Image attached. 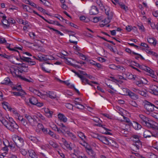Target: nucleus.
<instances>
[{
  "instance_id": "1",
  "label": "nucleus",
  "mask_w": 158,
  "mask_h": 158,
  "mask_svg": "<svg viewBox=\"0 0 158 158\" xmlns=\"http://www.w3.org/2000/svg\"><path fill=\"white\" fill-rule=\"evenodd\" d=\"M0 121L6 128L12 131H14L19 128L18 125L15 122L8 121L2 116L0 117Z\"/></svg>"
},
{
  "instance_id": "2",
  "label": "nucleus",
  "mask_w": 158,
  "mask_h": 158,
  "mask_svg": "<svg viewBox=\"0 0 158 158\" xmlns=\"http://www.w3.org/2000/svg\"><path fill=\"white\" fill-rule=\"evenodd\" d=\"M140 123L144 126L149 128H154V125L151 122V119L142 114L139 115Z\"/></svg>"
},
{
  "instance_id": "3",
  "label": "nucleus",
  "mask_w": 158,
  "mask_h": 158,
  "mask_svg": "<svg viewBox=\"0 0 158 158\" xmlns=\"http://www.w3.org/2000/svg\"><path fill=\"white\" fill-rule=\"evenodd\" d=\"M75 74L81 79L82 83L84 84L85 85L87 84L91 86L93 85L89 82V80L84 76H86V75H88L85 72L80 71H79V73L76 72Z\"/></svg>"
},
{
  "instance_id": "4",
  "label": "nucleus",
  "mask_w": 158,
  "mask_h": 158,
  "mask_svg": "<svg viewBox=\"0 0 158 158\" xmlns=\"http://www.w3.org/2000/svg\"><path fill=\"white\" fill-rule=\"evenodd\" d=\"M98 139L106 145L115 146L116 144V142L113 139L101 135Z\"/></svg>"
},
{
  "instance_id": "5",
  "label": "nucleus",
  "mask_w": 158,
  "mask_h": 158,
  "mask_svg": "<svg viewBox=\"0 0 158 158\" xmlns=\"http://www.w3.org/2000/svg\"><path fill=\"white\" fill-rule=\"evenodd\" d=\"M13 139L17 147L20 148L23 145L24 140L21 137L17 135H14L13 137Z\"/></svg>"
},
{
  "instance_id": "6",
  "label": "nucleus",
  "mask_w": 158,
  "mask_h": 158,
  "mask_svg": "<svg viewBox=\"0 0 158 158\" xmlns=\"http://www.w3.org/2000/svg\"><path fill=\"white\" fill-rule=\"evenodd\" d=\"M144 107L147 111L148 112L153 111L154 110V108L155 107L158 109L153 104L148 102H147L145 103Z\"/></svg>"
},
{
  "instance_id": "7",
  "label": "nucleus",
  "mask_w": 158,
  "mask_h": 158,
  "mask_svg": "<svg viewBox=\"0 0 158 158\" xmlns=\"http://www.w3.org/2000/svg\"><path fill=\"white\" fill-rule=\"evenodd\" d=\"M20 59L22 60L27 62L29 65H34L36 64V62L35 61L31 60V59L29 57L22 56L20 57Z\"/></svg>"
},
{
  "instance_id": "8",
  "label": "nucleus",
  "mask_w": 158,
  "mask_h": 158,
  "mask_svg": "<svg viewBox=\"0 0 158 158\" xmlns=\"http://www.w3.org/2000/svg\"><path fill=\"white\" fill-rule=\"evenodd\" d=\"M103 9H104L105 13L107 15L108 17L110 19H112L113 15V13L112 12L110 11V8L107 6L105 7L102 6V9L103 10Z\"/></svg>"
},
{
  "instance_id": "9",
  "label": "nucleus",
  "mask_w": 158,
  "mask_h": 158,
  "mask_svg": "<svg viewBox=\"0 0 158 158\" xmlns=\"http://www.w3.org/2000/svg\"><path fill=\"white\" fill-rule=\"evenodd\" d=\"M16 64L18 65V68L19 69L20 71L24 72H27L28 70V67L26 64L24 63L20 64L16 63Z\"/></svg>"
},
{
  "instance_id": "10",
  "label": "nucleus",
  "mask_w": 158,
  "mask_h": 158,
  "mask_svg": "<svg viewBox=\"0 0 158 158\" xmlns=\"http://www.w3.org/2000/svg\"><path fill=\"white\" fill-rule=\"evenodd\" d=\"M150 92L156 95H158V87L155 85H152L150 86Z\"/></svg>"
},
{
  "instance_id": "11",
  "label": "nucleus",
  "mask_w": 158,
  "mask_h": 158,
  "mask_svg": "<svg viewBox=\"0 0 158 158\" xmlns=\"http://www.w3.org/2000/svg\"><path fill=\"white\" fill-rule=\"evenodd\" d=\"M10 72L13 75H15V76H17L20 78L22 77L19 75L20 73H21V71L19 69H15L12 68Z\"/></svg>"
},
{
  "instance_id": "12",
  "label": "nucleus",
  "mask_w": 158,
  "mask_h": 158,
  "mask_svg": "<svg viewBox=\"0 0 158 158\" xmlns=\"http://www.w3.org/2000/svg\"><path fill=\"white\" fill-rule=\"evenodd\" d=\"M98 10L96 6H93L91 7V9L89 11L90 15H94L97 14L98 13Z\"/></svg>"
},
{
  "instance_id": "13",
  "label": "nucleus",
  "mask_w": 158,
  "mask_h": 158,
  "mask_svg": "<svg viewBox=\"0 0 158 158\" xmlns=\"http://www.w3.org/2000/svg\"><path fill=\"white\" fill-rule=\"evenodd\" d=\"M25 117L29 123L31 125H32L33 122L35 121V119L29 114H24Z\"/></svg>"
},
{
  "instance_id": "14",
  "label": "nucleus",
  "mask_w": 158,
  "mask_h": 158,
  "mask_svg": "<svg viewBox=\"0 0 158 158\" xmlns=\"http://www.w3.org/2000/svg\"><path fill=\"white\" fill-rule=\"evenodd\" d=\"M151 131L148 130H145L143 132V137L145 138L150 137L151 136H153L154 135Z\"/></svg>"
},
{
  "instance_id": "15",
  "label": "nucleus",
  "mask_w": 158,
  "mask_h": 158,
  "mask_svg": "<svg viewBox=\"0 0 158 158\" xmlns=\"http://www.w3.org/2000/svg\"><path fill=\"white\" fill-rule=\"evenodd\" d=\"M128 95L133 99L136 100L138 98V96L129 90L127 91Z\"/></svg>"
},
{
  "instance_id": "16",
  "label": "nucleus",
  "mask_w": 158,
  "mask_h": 158,
  "mask_svg": "<svg viewBox=\"0 0 158 158\" xmlns=\"http://www.w3.org/2000/svg\"><path fill=\"white\" fill-rule=\"evenodd\" d=\"M128 95L133 99L136 100L138 98V96L129 90L127 91Z\"/></svg>"
},
{
  "instance_id": "17",
  "label": "nucleus",
  "mask_w": 158,
  "mask_h": 158,
  "mask_svg": "<svg viewBox=\"0 0 158 158\" xmlns=\"http://www.w3.org/2000/svg\"><path fill=\"white\" fill-rule=\"evenodd\" d=\"M67 133H68L67 134L69 136L71 140L74 142H77V139L75 135L70 132V131L67 132Z\"/></svg>"
},
{
  "instance_id": "18",
  "label": "nucleus",
  "mask_w": 158,
  "mask_h": 158,
  "mask_svg": "<svg viewBox=\"0 0 158 158\" xmlns=\"http://www.w3.org/2000/svg\"><path fill=\"white\" fill-rule=\"evenodd\" d=\"M109 67L110 68L113 69H117L118 70H122L124 69L123 67L120 66H116L114 64H110L109 65Z\"/></svg>"
},
{
  "instance_id": "19",
  "label": "nucleus",
  "mask_w": 158,
  "mask_h": 158,
  "mask_svg": "<svg viewBox=\"0 0 158 158\" xmlns=\"http://www.w3.org/2000/svg\"><path fill=\"white\" fill-rule=\"evenodd\" d=\"M6 17L5 16H3L2 19V22L3 24L4 27H9V23L8 20L6 19Z\"/></svg>"
},
{
  "instance_id": "20",
  "label": "nucleus",
  "mask_w": 158,
  "mask_h": 158,
  "mask_svg": "<svg viewBox=\"0 0 158 158\" xmlns=\"http://www.w3.org/2000/svg\"><path fill=\"white\" fill-rule=\"evenodd\" d=\"M44 111L45 113V115L48 118H50L52 117L53 112L50 110L48 108H44Z\"/></svg>"
},
{
  "instance_id": "21",
  "label": "nucleus",
  "mask_w": 158,
  "mask_h": 158,
  "mask_svg": "<svg viewBox=\"0 0 158 158\" xmlns=\"http://www.w3.org/2000/svg\"><path fill=\"white\" fill-rule=\"evenodd\" d=\"M58 117L59 118L61 121H63L64 123H66L67 121V119L65 116L63 114L59 113L58 115Z\"/></svg>"
},
{
  "instance_id": "22",
  "label": "nucleus",
  "mask_w": 158,
  "mask_h": 158,
  "mask_svg": "<svg viewBox=\"0 0 158 158\" xmlns=\"http://www.w3.org/2000/svg\"><path fill=\"white\" fill-rule=\"evenodd\" d=\"M29 101L31 104L35 105L37 100L35 97H31L29 98Z\"/></svg>"
},
{
  "instance_id": "23",
  "label": "nucleus",
  "mask_w": 158,
  "mask_h": 158,
  "mask_svg": "<svg viewBox=\"0 0 158 158\" xmlns=\"http://www.w3.org/2000/svg\"><path fill=\"white\" fill-rule=\"evenodd\" d=\"M29 156L31 158H37V156L34 151L30 150L28 151Z\"/></svg>"
},
{
  "instance_id": "24",
  "label": "nucleus",
  "mask_w": 158,
  "mask_h": 158,
  "mask_svg": "<svg viewBox=\"0 0 158 158\" xmlns=\"http://www.w3.org/2000/svg\"><path fill=\"white\" fill-rule=\"evenodd\" d=\"M38 126L40 127V129H42V131L45 134H48V132H49L50 130L46 128H44L43 127V125L40 123H38Z\"/></svg>"
},
{
  "instance_id": "25",
  "label": "nucleus",
  "mask_w": 158,
  "mask_h": 158,
  "mask_svg": "<svg viewBox=\"0 0 158 158\" xmlns=\"http://www.w3.org/2000/svg\"><path fill=\"white\" fill-rule=\"evenodd\" d=\"M133 127L136 130H139L142 127L141 125L136 122H134Z\"/></svg>"
},
{
  "instance_id": "26",
  "label": "nucleus",
  "mask_w": 158,
  "mask_h": 158,
  "mask_svg": "<svg viewBox=\"0 0 158 158\" xmlns=\"http://www.w3.org/2000/svg\"><path fill=\"white\" fill-rule=\"evenodd\" d=\"M48 96L52 99H54L56 98V94L53 92L49 91L48 93L47 94Z\"/></svg>"
},
{
  "instance_id": "27",
  "label": "nucleus",
  "mask_w": 158,
  "mask_h": 158,
  "mask_svg": "<svg viewBox=\"0 0 158 158\" xmlns=\"http://www.w3.org/2000/svg\"><path fill=\"white\" fill-rule=\"evenodd\" d=\"M86 152L90 156L95 155L96 154L95 152H94L91 148H86Z\"/></svg>"
},
{
  "instance_id": "28",
  "label": "nucleus",
  "mask_w": 158,
  "mask_h": 158,
  "mask_svg": "<svg viewBox=\"0 0 158 158\" xmlns=\"http://www.w3.org/2000/svg\"><path fill=\"white\" fill-rule=\"evenodd\" d=\"M13 94L15 96H22L26 94V93L23 90H21V92H13Z\"/></svg>"
},
{
  "instance_id": "29",
  "label": "nucleus",
  "mask_w": 158,
  "mask_h": 158,
  "mask_svg": "<svg viewBox=\"0 0 158 158\" xmlns=\"http://www.w3.org/2000/svg\"><path fill=\"white\" fill-rule=\"evenodd\" d=\"M147 40L149 43L152 44L154 45H156L157 43L156 40L154 38H149Z\"/></svg>"
},
{
  "instance_id": "30",
  "label": "nucleus",
  "mask_w": 158,
  "mask_h": 158,
  "mask_svg": "<svg viewBox=\"0 0 158 158\" xmlns=\"http://www.w3.org/2000/svg\"><path fill=\"white\" fill-rule=\"evenodd\" d=\"M28 138L31 141H32L33 142L37 143L40 141L39 139L36 137L32 136H29Z\"/></svg>"
},
{
  "instance_id": "31",
  "label": "nucleus",
  "mask_w": 158,
  "mask_h": 158,
  "mask_svg": "<svg viewBox=\"0 0 158 158\" xmlns=\"http://www.w3.org/2000/svg\"><path fill=\"white\" fill-rule=\"evenodd\" d=\"M131 139L134 142L140 141L139 139V136L136 135H133L131 138Z\"/></svg>"
},
{
  "instance_id": "32",
  "label": "nucleus",
  "mask_w": 158,
  "mask_h": 158,
  "mask_svg": "<svg viewBox=\"0 0 158 158\" xmlns=\"http://www.w3.org/2000/svg\"><path fill=\"white\" fill-rule=\"evenodd\" d=\"M134 145L136 147L137 149H139V148L141 146L142 143L140 141H136L135 142Z\"/></svg>"
},
{
  "instance_id": "33",
  "label": "nucleus",
  "mask_w": 158,
  "mask_h": 158,
  "mask_svg": "<svg viewBox=\"0 0 158 158\" xmlns=\"http://www.w3.org/2000/svg\"><path fill=\"white\" fill-rule=\"evenodd\" d=\"M78 136L82 140H84L85 139H86V136L84 135L83 133L81 132H78Z\"/></svg>"
},
{
  "instance_id": "34",
  "label": "nucleus",
  "mask_w": 158,
  "mask_h": 158,
  "mask_svg": "<svg viewBox=\"0 0 158 158\" xmlns=\"http://www.w3.org/2000/svg\"><path fill=\"white\" fill-rule=\"evenodd\" d=\"M49 143L53 147L55 148H58L59 147L58 145L56 143L53 142L52 141H50L49 142Z\"/></svg>"
},
{
  "instance_id": "35",
  "label": "nucleus",
  "mask_w": 158,
  "mask_h": 158,
  "mask_svg": "<svg viewBox=\"0 0 158 158\" xmlns=\"http://www.w3.org/2000/svg\"><path fill=\"white\" fill-rule=\"evenodd\" d=\"M112 19H110L108 17L107 19H106L102 21V22H103L104 24H102V25L104 26L105 25L107 24L110 22V20Z\"/></svg>"
},
{
  "instance_id": "36",
  "label": "nucleus",
  "mask_w": 158,
  "mask_h": 158,
  "mask_svg": "<svg viewBox=\"0 0 158 158\" xmlns=\"http://www.w3.org/2000/svg\"><path fill=\"white\" fill-rule=\"evenodd\" d=\"M3 107L4 109H8L9 110H10L11 109L8 105V103L6 102H4L3 103Z\"/></svg>"
},
{
  "instance_id": "37",
  "label": "nucleus",
  "mask_w": 158,
  "mask_h": 158,
  "mask_svg": "<svg viewBox=\"0 0 158 158\" xmlns=\"http://www.w3.org/2000/svg\"><path fill=\"white\" fill-rule=\"evenodd\" d=\"M64 144L67 149L69 150H72V148L70 146V144H69L68 142L65 143Z\"/></svg>"
},
{
  "instance_id": "38",
  "label": "nucleus",
  "mask_w": 158,
  "mask_h": 158,
  "mask_svg": "<svg viewBox=\"0 0 158 158\" xmlns=\"http://www.w3.org/2000/svg\"><path fill=\"white\" fill-rule=\"evenodd\" d=\"M138 93L141 95L145 97H146L148 96L147 93L144 91L139 90L138 91Z\"/></svg>"
},
{
  "instance_id": "39",
  "label": "nucleus",
  "mask_w": 158,
  "mask_h": 158,
  "mask_svg": "<svg viewBox=\"0 0 158 158\" xmlns=\"http://www.w3.org/2000/svg\"><path fill=\"white\" fill-rule=\"evenodd\" d=\"M91 135L92 137L94 138H96L98 139V138L100 135H99L98 134L95 133L94 132L92 133L91 134Z\"/></svg>"
},
{
  "instance_id": "40",
  "label": "nucleus",
  "mask_w": 158,
  "mask_h": 158,
  "mask_svg": "<svg viewBox=\"0 0 158 158\" xmlns=\"http://www.w3.org/2000/svg\"><path fill=\"white\" fill-rule=\"evenodd\" d=\"M20 20L21 22H22V24L25 25V26H27L29 27V23L28 21H25V22H24V21L23 20Z\"/></svg>"
},
{
  "instance_id": "41",
  "label": "nucleus",
  "mask_w": 158,
  "mask_h": 158,
  "mask_svg": "<svg viewBox=\"0 0 158 158\" xmlns=\"http://www.w3.org/2000/svg\"><path fill=\"white\" fill-rule=\"evenodd\" d=\"M118 4L122 9L124 10L125 11H127V7L125 5L120 3H118Z\"/></svg>"
},
{
  "instance_id": "42",
  "label": "nucleus",
  "mask_w": 158,
  "mask_h": 158,
  "mask_svg": "<svg viewBox=\"0 0 158 158\" xmlns=\"http://www.w3.org/2000/svg\"><path fill=\"white\" fill-rule=\"evenodd\" d=\"M63 128V134H64V133H66L67 134L68 133L67 132H69L70 131H69V129L68 127L65 126Z\"/></svg>"
},
{
  "instance_id": "43",
  "label": "nucleus",
  "mask_w": 158,
  "mask_h": 158,
  "mask_svg": "<svg viewBox=\"0 0 158 158\" xmlns=\"http://www.w3.org/2000/svg\"><path fill=\"white\" fill-rule=\"evenodd\" d=\"M29 35L30 36V37L32 39H35V37H36V35L35 34L32 32H30L29 34Z\"/></svg>"
},
{
  "instance_id": "44",
  "label": "nucleus",
  "mask_w": 158,
  "mask_h": 158,
  "mask_svg": "<svg viewBox=\"0 0 158 158\" xmlns=\"http://www.w3.org/2000/svg\"><path fill=\"white\" fill-rule=\"evenodd\" d=\"M50 64V63L48 62H45V63H44L42 65V70H44V71H45V72H47V73H49L50 72L49 71H47V70H46L45 69V68L44 67V66H45V65L46 64Z\"/></svg>"
},
{
  "instance_id": "45",
  "label": "nucleus",
  "mask_w": 158,
  "mask_h": 158,
  "mask_svg": "<svg viewBox=\"0 0 158 158\" xmlns=\"http://www.w3.org/2000/svg\"><path fill=\"white\" fill-rule=\"evenodd\" d=\"M95 1L98 6L101 8V9H102V6H103V5L101 2V1L100 0H96Z\"/></svg>"
},
{
  "instance_id": "46",
  "label": "nucleus",
  "mask_w": 158,
  "mask_h": 158,
  "mask_svg": "<svg viewBox=\"0 0 158 158\" xmlns=\"http://www.w3.org/2000/svg\"><path fill=\"white\" fill-rule=\"evenodd\" d=\"M134 77V75H133L131 74L128 73L127 74V78L129 79H133Z\"/></svg>"
},
{
  "instance_id": "47",
  "label": "nucleus",
  "mask_w": 158,
  "mask_h": 158,
  "mask_svg": "<svg viewBox=\"0 0 158 158\" xmlns=\"http://www.w3.org/2000/svg\"><path fill=\"white\" fill-rule=\"evenodd\" d=\"M5 82L2 83L3 84H7L9 83L10 81V78L8 77H6L4 79Z\"/></svg>"
},
{
  "instance_id": "48",
  "label": "nucleus",
  "mask_w": 158,
  "mask_h": 158,
  "mask_svg": "<svg viewBox=\"0 0 158 158\" xmlns=\"http://www.w3.org/2000/svg\"><path fill=\"white\" fill-rule=\"evenodd\" d=\"M13 89H17V91L20 92H21V90H23L22 89L20 85H18V86H17L16 87H14Z\"/></svg>"
},
{
  "instance_id": "49",
  "label": "nucleus",
  "mask_w": 158,
  "mask_h": 158,
  "mask_svg": "<svg viewBox=\"0 0 158 158\" xmlns=\"http://www.w3.org/2000/svg\"><path fill=\"white\" fill-rule=\"evenodd\" d=\"M145 68H144V69L147 71V72L149 73H151L152 72V71L151 69L149 67H147L145 66Z\"/></svg>"
},
{
  "instance_id": "50",
  "label": "nucleus",
  "mask_w": 158,
  "mask_h": 158,
  "mask_svg": "<svg viewBox=\"0 0 158 158\" xmlns=\"http://www.w3.org/2000/svg\"><path fill=\"white\" fill-rule=\"evenodd\" d=\"M36 8L42 12H43L44 13H45L46 10L45 9H43L42 7H41L39 6H37V7H36Z\"/></svg>"
},
{
  "instance_id": "51",
  "label": "nucleus",
  "mask_w": 158,
  "mask_h": 158,
  "mask_svg": "<svg viewBox=\"0 0 158 158\" xmlns=\"http://www.w3.org/2000/svg\"><path fill=\"white\" fill-rule=\"evenodd\" d=\"M38 80L41 82H43L45 80V78L42 75H39L38 77Z\"/></svg>"
},
{
  "instance_id": "52",
  "label": "nucleus",
  "mask_w": 158,
  "mask_h": 158,
  "mask_svg": "<svg viewBox=\"0 0 158 158\" xmlns=\"http://www.w3.org/2000/svg\"><path fill=\"white\" fill-rule=\"evenodd\" d=\"M123 118L124 119L125 121H126L127 123L130 124L131 123L130 120L129 118L125 117L124 116H123Z\"/></svg>"
},
{
  "instance_id": "53",
  "label": "nucleus",
  "mask_w": 158,
  "mask_h": 158,
  "mask_svg": "<svg viewBox=\"0 0 158 158\" xmlns=\"http://www.w3.org/2000/svg\"><path fill=\"white\" fill-rule=\"evenodd\" d=\"M35 105H36L39 107H41L43 106L44 103L43 102H38L37 101Z\"/></svg>"
},
{
  "instance_id": "54",
  "label": "nucleus",
  "mask_w": 158,
  "mask_h": 158,
  "mask_svg": "<svg viewBox=\"0 0 158 158\" xmlns=\"http://www.w3.org/2000/svg\"><path fill=\"white\" fill-rule=\"evenodd\" d=\"M47 61L49 60H53L54 59V57L51 55H46Z\"/></svg>"
},
{
  "instance_id": "55",
  "label": "nucleus",
  "mask_w": 158,
  "mask_h": 158,
  "mask_svg": "<svg viewBox=\"0 0 158 158\" xmlns=\"http://www.w3.org/2000/svg\"><path fill=\"white\" fill-rule=\"evenodd\" d=\"M146 51L147 53L151 54L152 55H154L156 54L155 52L150 50L149 49H146Z\"/></svg>"
},
{
  "instance_id": "56",
  "label": "nucleus",
  "mask_w": 158,
  "mask_h": 158,
  "mask_svg": "<svg viewBox=\"0 0 158 158\" xmlns=\"http://www.w3.org/2000/svg\"><path fill=\"white\" fill-rule=\"evenodd\" d=\"M0 56H2L4 58L8 59L10 58V56L8 55H7L5 54H0Z\"/></svg>"
},
{
  "instance_id": "57",
  "label": "nucleus",
  "mask_w": 158,
  "mask_h": 158,
  "mask_svg": "<svg viewBox=\"0 0 158 158\" xmlns=\"http://www.w3.org/2000/svg\"><path fill=\"white\" fill-rule=\"evenodd\" d=\"M52 29L53 31L56 32V33L58 34H60V35H63V34L60 32V31H59L58 30H57L54 28H52Z\"/></svg>"
},
{
  "instance_id": "58",
  "label": "nucleus",
  "mask_w": 158,
  "mask_h": 158,
  "mask_svg": "<svg viewBox=\"0 0 158 158\" xmlns=\"http://www.w3.org/2000/svg\"><path fill=\"white\" fill-rule=\"evenodd\" d=\"M153 147L158 151V141L156 142L153 143Z\"/></svg>"
},
{
  "instance_id": "59",
  "label": "nucleus",
  "mask_w": 158,
  "mask_h": 158,
  "mask_svg": "<svg viewBox=\"0 0 158 158\" xmlns=\"http://www.w3.org/2000/svg\"><path fill=\"white\" fill-rule=\"evenodd\" d=\"M138 27L139 29L141 31H144V27L142 25L140 24L139 25H138Z\"/></svg>"
},
{
  "instance_id": "60",
  "label": "nucleus",
  "mask_w": 158,
  "mask_h": 158,
  "mask_svg": "<svg viewBox=\"0 0 158 158\" xmlns=\"http://www.w3.org/2000/svg\"><path fill=\"white\" fill-rule=\"evenodd\" d=\"M149 156H150V158H157V156L152 153H150L149 154Z\"/></svg>"
},
{
  "instance_id": "61",
  "label": "nucleus",
  "mask_w": 158,
  "mask_h": 158,
  "mask_svg": "<svg viewBox=\"0 0 158 158\" xmlns=\"http://www.w3.org/2000/svg\"><path fill=\"white\" fill-rule=\"evenodd\" d=\"M130 104L131 105L134 107H137V104L135 101H132L130 102Z\"/></svg>"
},
{
  "instance_id": "62",
  "label": "nucleus",
  "mask_w": 158,
  "mask_h": 158,
  "mask_svg": "<svg viewBox=\"0 0 158 158\" xmlns=\"http://www.w3.org/2000/svg\"><path fill=\"white\" fill-rule=\"evenodd\" d=\"M76 108L80 109H83L84 108V106L83 105L81 104V103L78 106H76Z\"/></svg>"
},
{
  "instance_id": "63",
  "label": "nucleus",
  "mask_w": 158,
  "mask_h": 158,
  "mask_svg": "<svg viewBox=\"0 0 158 158\" xmlns=\"http://www.w3.org/2000/svg\"><path fill=\"white\" fill-rule=\"evenodd\" d=\"M8 21L9 23H15V21L12 18H10L8 19Z\"/></svg>"
},
{
  "instance_id": "64",
  "label": "nucleus",
  "mask_w": 158,
  "mask_h": 158,
  "mask_svg": "<svg viewBox=\"0 0 158 158\" xmlns=\"http://www.w3.org/2000/svg\"><path fill=\"white\" fill-rule=\"evenodd\" d=\"M6 42L5 39L4 38H0V44H3Z\"/></svg>"
}]
</instances>
